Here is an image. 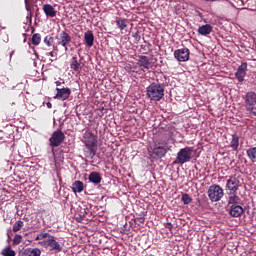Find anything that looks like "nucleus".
<instances>
[{"mask_svg": "<svg viewBox=\"0 0 256 256\" xmlns=\"http://www.w3.org/2000/svg\"><path fill=\"white\" fill-rule=\"evenodd\" d=\"M245 75H247V64L242 63L238 67L237 72L235 73V76L240 83H243V81L245 80Z\"/></svg>", "mask_w": 256, "mask_h": 256, "instance_id": "ddd939ff", "label": "nucleus"}, {"mask_svg": "<svg viewBox=\"0 0 256 256\" xmlns=\"http://www.w3.org/2000/svg\"><path fill=\"white\" fill-rule=\"evenodd\" d=\"M43 11L46 17H57V10L51 4L43 5Z\"/></svg>", "mask_w": 256, "mask_h": 256, "instance_id": "f3484780", "label": "nucleus"}, {"mask_svg": "<svg viewBox=\"0 0 256 256\" xmlns=\"http://www.w3.org/2000/svg\"><path fill=\"white\" fill-rule=\"evenodd\" d=\"M190 51L189 48H181L174 52V57L177 61L185 62L189 61Z\"/></svg>", "mask_w": 256, "mask_h": 256, "instance_id": "9b49d317", "label": "nucleus"}, {"mask_svg": "<svg viewBox=\"0 0 256 256\" xmlns=\"http://www.w3.org/2000/svg\"><path fill=\"white\" fill-rule=\"evenodd\" d=\"M246 111L249 115L256 117V93L251 91L245 96Z\"/></svg>", "mask_w": 256, "mask_h": 256, "instance_id": "423d86ee", "label": "nucleus"}, {"mask_svg": "<svg viewBox=\"0 0 256 256\" xmlns=\"http://www.w3.org/2000/svg\"><path fill=\"white\" fill-rule=\"evenodd\" d=\"M83 189H85V185L80 180H77L72 184L73 193H83Z\"/></svg>", "mask_w": 256, "mask_h": 256, "instance_id": "aec40b11", "label": "nucleus"}, {"mask_svg": "<svg viewBox=\"0 0 256 256\" xmlns=\"http://www.w3.org/2000/svg\"><path fill=\"white\" fill-rule=\"evenodd\" d=\"M24 220H25V221H28V219H27V218H24Z\"/></svg>", "mask_w": 256, "mask_h": 256, "instance_id": "c9c22d12", "label": "nucleus"}, {"mask_svg": "<svg viewBox=\"0 0 256 256\" xmlns=\"http://www.w3.org/2000/svg\"><path fill=\"white\" fill-rule=\"evenodd\" d=\"M181 201L184 203V205H189L191 203V201H193V199L191 198V196L189 194H183Z\"/></svg>", "mask_w": 256, "mask_h": 256, "instance_id": "c85d7f7f", "label": "nucleus"}, {"mask_svg": "<svg viewBox=\"0 0 256 256\" xmlns=\"http://www.w3.org/2000/svg\"><path fill=\"white\" fill-rule=\"evenodd\" d=\"M83 143L88 151L85 152V156L93 159L95 153H97V135L91 131H86L83 135Z\"/></svg>", "mask_w": 256, "mask_h": 256, "instance_id": "f03ea898", "label": "nucleus"}, {"mask_svg": "<svg viewBox=\"0 0 256 256\" xmlns=\"http://www.w3.org/2000/svg\"><path fill=\"white\" fill-rule=\"evenodd\" d=\"M88 179L90 183H94V185H99V183H101V174H99V172H91Z\"/></svg>", "mask_w": 256, "mask_h": 256, "instance_id": "6ab92c4d", "label": "nucleus"}, {"mask_svg": "<svg viewBox=\"0 0 256 256\" xmlns=\"http://www.w3.org/2000/svg\"><path fill=\"white\" fill-rule=\"evenodd\" d=\"M167 141L160 140L150 147L149 153L153 159H162L164 155H167Z\"/></svg>", "mask_w": 256, "mask_h": 256, "instance_id": "20e7f679", "label": "nucleus"}, {"mask_svg": "<svg viewBox=\"0 0 256 256\" xmlns=\"http://www.w3.org/2000/svg\"><path fill=\"white\" fill-rule=\"evenodd\" d=\"M116 25L119 27L121 31L127 27V20L124 18H117L116 19Z\"/></svg>", "mask_w": 256, "mask_h": 256, "instance_id": "393cba45", "label": "nucleus"}, {"mask_svg": "<svg viewBox=\"0 0 256 256\" xmlns=\"http://www.w3.org/2000/svg\"><path fill=\"white\" fill-rule=\"evenodd\" d=\"M22 241H23V236H21L20 234H16L14 236V240H13L14 245H19V243H21Z\"/></svg>", "mask_w": 256, "mask_h": 256, "instance_id": "7c9ffc66", "label": "nucleus"}, {"mask_svg": "<svg viewBox=\"0 0 256 256\" xmlns=\"http://www.w3.org/2000/svg\"><path fill=\"white\" fill-rule=\"evenodd\" d=\"M35 241H38V245L47 251H54L55 253L63 251V246L57 241V238L47 232H40Z\"/></svg>", "mask_w": 256, "mask_h": 256, "instance_id": "f257e3e1", "label": "nucleus"}, {"mask_svg": "<svg viewBox=\"0 0 256 256\" xmlns=\"http://www.w3.org/2000/svg\"><path fill=\"white\" fill-rule=\"evenodd\" d=\"M223 195V188L219 185H211L208 189V197L212 202L221 201Z\"/></svg>", "mask_w": 256, "mask_h": 256, "instance_id": "0eeeda50", "label": "nucleus"}, {"mask_svg": "<svg viewBox=\"0 0 256 256\" xmlns=\"http://www.w3.org/2000/svg\"><path fill=\"white\" fill-rule=\"evenodd\" d=\"M24 225H25V223L23 221H21V220L16 221L12 228L13 232L17 233V231H21V229H23Z\"/></svg>", "mask_w": 256, "mask_h": 256, "instance_id": "bb28decb", "label": "nucleus"}, {"mask_svg": "<svg viewBox=\"0 0 256 256\" xmlns=\"http://www.w3.org/2000/svg\"><path fill=\"white\" fill-rule=\"evenodd\" d=\"M229 215H231V217H241V215H243V207L239 204L231 205Z\"/></svg>", "mask_w": 256, "mask_h": 256, "instance_id": "2eb2a0df", "label": "nucleus"}, {"mask_svg": "<svg viewBox=\"0 0 256 256\" xmlns=\"http://www.w3.org/2000/svg\"><path fill=\"white\" fill-rule=\"evenodd\" d=\"M146 96L150 101H161L165 97V88L160 83H152L146 88Z\"/></svg>", "mask_w": 256, "mask_h": 256, "instance_id": "7ed1b4c3", "label": "nucleus"}, {"mask_svg": "<svg viewBox=\"0 0 256 256\" xmlns=\"http://www.w3.org/2000/svg\"><path fill=\"white\" fill-rule=\"evenodd\" d=\"M84 41L87 47H93V43H95V36L91 30H88L84 33Z\"/></svg>", "mask_w": 256, "mask_h": 256, "instance_id": "a211bd4d", "label": "nucleus"}, {"mask_svg": "<svg viewBox=\"0 0 256 256\" xmlns=\"http://www.w3.org/2000/svg\"><path fill=\"white\" fill-rule=\"evenodd\" d=\"M199 35L207 37V35H211L213 33V26L211 24L202 25L198 28Z\"/></svg>", "mask_w": 256, "mask_h": 256, "instance_id": "dca6fc26", "label": "nucleus"}, {"mask_svg": "<svg viewBox=\"0 0 256 256\" xmlns=\"http://www.w3.org/2000/svg\"><path fill=\"white\" fill-rule=\"evenodd\" d=\"M48 55H49L50 57H55V54H53V52H49Z\"/></svg>", "mask_w": 256, "mask_h": 256, "instance_id": "f704fd0d", "label": "nucleus"}, {"mask_svg": "<svg viewBox=\"0 0 256 256\" xmlns=\"http://www.w3.org/2000/svg\"><path fill=\"white\" fill-rule=\"evenodd\" d=\"M65 83V81L61 80V81H56V85L57 87L63 85Z\"/></svg>", "mask_w": 256, "mask_h": 256, "instance_id": "473e14b6", "label": "nucleus"}, {"mask_svg": "<svg viewBox=\"0 0 256 256\" xmlns=\"http://www.w3.org/2000/svg\"><path fill=\"white\" fill-rule=\"evenodd\" d=\"M44 43H45V45H47V47H51V45H53V37L46 36L44 38Z\"/></svg>", "mask_w": 256, "mask_h": 256, "instance_id": "2f4dec72", "label": "nucleus"}, {"mask_svg": "<svg viewBox=\"0 0 256 256\" xmlns=\"http://www.w3.org/2000/svg\"><path fill=\"white\" fill-rule=\"evenodd\" d=\"M46 106L48 107V109H51V107H53V105L51 104V102H47Z\"/></svg>", "mask_w": 256, "mask_h": 256, "instance_id": "72a5a7b5", "label": "nucleus"}, {"mask_svg": "<svg viewBox=\"0 0 256 256\" xmlns=\"http://www.w3.org/2000/svg\"><path fill=\"white\" fill-rule=\"evenodd\" d=\"M57 44L64 47L65 51H69V43H71V36L69 33L62 31L58 36H56Z\"/></svg>", "mask_w": 256, "mask_h": 256, "instance_id": "6e6552de", "label": "nucleus"}, {"mask_svg": "<svg viewBox=\"0 0 256 256\" xmlns=\"http://www.w3.org/2000/svg\"><path fill=\"white\" fill-rule=\"evenodd\" d=\"M24 256H41V250L39 248L28 249L24 252Z\"/></svg>", "mask_w": 256, "mask_h": 256, "instance_id": "b1692460", "label": "nucleus"}, {"mask_svg": "<svg viewBox=\"0 0 256 256\" xmlns=\"http://www.w3.org/2000/svg\"><path fill=\"white\" fill-rule=\"evenodd\" d=\"M65 140V134L61 130L53 132L52 136L49 139L51 147H59Z\"/></svg>", "mask_w": 256, "mask_h": 256, "instance_id": "1a4fd4ad", "label": "nucleus"}, {"mask_svg": "<svg viewBox=\"0 0 256 256\" xmlns=\"http://www.w3.org/2000/svg\"><path fill=\"white\" fill-rule=\"evenodd\" d=\"M246 155H247L248 159H250V161H252V163H256V147L249 148L246 151Z\"/></svg>", "mask_w": 256, "mask_h": 256, "instance_id": "5701e85b", "label": "nucleus"}, {"mask_svg": "<svg viewBox=\"0 0 256 256\" xmlns=\"http://www.w3.org/2000/svg\"><path fill=\"white\" fill-rule=\"evenodd\" d=\"M39 43H41V34L36 33L32 36V44L39 45Z\"/></svg>", "mask_w": 256, "mask_h": 256, "instance_id": "c756f323", "label": "nucleus"}, {"mask_svg": "<svg viewBox=\"0 0 256 256\" xmlns=\"http://www.w3.org/2000/svg\"><path fill=\"white\" fill-rule=\"evenodd\" d=\"M70 68L72 71H75L76 73H79L81 71V63L77 60V57H73L70 62Z\"/></svg>", "mask_w": 256, "mask_h": 256, "instance_id": "4be33fe9", "label": "nucleus"}, {"mask_svg": "<svg viewBox=\"0 0 256 256\" xmlns=\"http://www.w3.org/2000/svg\"><path fill=\"white\" fill-rule=\"evenodd\" d=\"M240 202H241V198H239V196H237V194L229 193L228 205L230 207H231V205H239Z\"/></svg>", "mask_w": 256, "mask_h": 256, "instance_id": "412c9836", "label": "nucleus"}, {"mask_svg": "<svg viewBox=\"0 0 256 256\" xmlns=\"http://www.w3.org/2000/svg\"><path fill=\"white\" fill-rule=\"evenodd\" d=\"M3 256H15V251L11 247H6L2 250Z\"/></svg>", "mask_w": 256, "mask_h": 256, "instance_id": "cd10ccee", "label": "nucleus"}, {"mask_svg": "<svg viewBox=\"0 0 256 256\" xmlns=\"http://www.w3.org/2000/svg\"><path fill=\"white\" fill-rule=\"evenodd\" d=\"M240 183L241 182L236 176H232L227 180L226 188L228 189L229 193H237Z\"/></svg>", "mask_w": 256, "mask_h": 256, "instance_id": "9d476101", "label": "nucleus"}, {"mask_svg": "<svg viewBox=\"0 0 256 256\" xmlns=\"http://www.w3.org/2000/svg\"><path fill=\"white\" fill-rule=\"evenodd\" d=\"M231 147L232 149H234V151H237L239 147V136H237L236 134L232 135Z\"/></svg>", "mask_w": 256, "mask_h": 256, "instance_id": "a878e982", "label": "nucleus"}, {"mask_svg": "<svg viewBox=\"0 0 256 256\" xmlns=\"http://www.w3.org/2000/svg\"><path fill=\"white\" fill-rule=\"evenodd\" d=\"M56 91V99H59L60 101H67L71 95V89L69 88H56Z\"/></svg>", "mask_w": 256, "mask_h": 256, "instance_id": "f8f14e48", "label": "nucleus"}, {"mask_svg": "<svg viewBox=\"0 0 256 256\" xmlns=\"http://www.w3.org/2000/svg\"><path fill=\"white\" fill-rule=\"evenodd\" d=\"M193 155V148L185 147L180 149L177 153L176 160L174 161L175 165H185V163H189L191 161V157Z\"/></svg>", "mask_w": 256, "mask_h": 256, "instance_id": "39448f33", "label": "nucleus"}, {"mask_svg": "<svg viewBox=\"0 0 256 256\" xmlns=\"http://www.w3.org/2000/svg\"><path fill=\"white\" fill-rule=\"evenodd\" d=\"M150 65H151V62L149 61V57L139 56L138 66L140 67L141 71L145 73V71H148Z\"/></svg>", "mask_w": 256, "mask_h": 256, "instance_id": "4468645a", "label": "nucleus"}]
</instances>
